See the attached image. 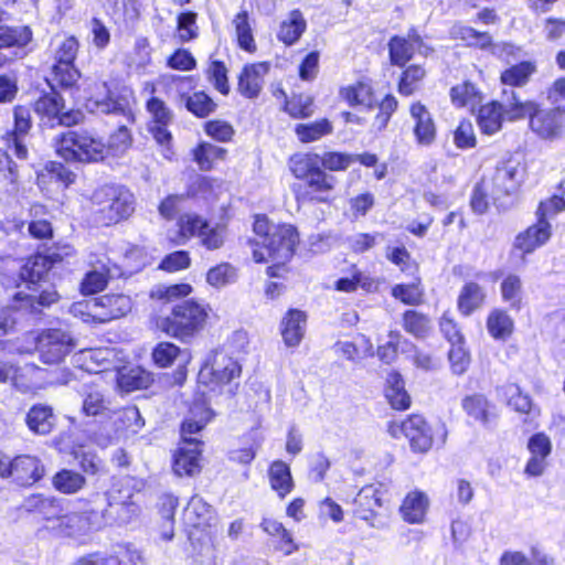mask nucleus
Returning a JSON list of instances; mask_svg holds the SVG:
<instances>
[{
    "instance_id": "obj_14",
    "label": "nucleus",
    "mask_w": 565,
    "mask_h": 565,
    "mask_svg": "<svg viewBox=\"0 0 565 565\" xmlns=\"http://www.w3.org/2000/svg\"><path fill=\"white\" fill-rule=\"evenodd\" d=\"M241 365L236 360L223 352H215L211 360L199 372L200 382L205 384L225 385L238 379Z\"/></svg>"
},
{
    "instance_id": "obj_37",
    "label": "nucleus",
    "mask_w": 565,
    "mask_h": 565,
    "mask_svg": "<svg viewBox=\"0 0 565 565\" xmlns=\"http://www.w3.org/2000/svg\"><path fill=\"white\" fill-rule=\"evenodd\" d=\"M79 76V72L73 64L55 63L52 67L51 75L46 81L52 90L55 92L56 88H73Z\"/></svg>"
},
{
    "instance_id": "obj_52",
    "label": "nucleus",
    "mask_w": 565,
    "mask_h": 565,
    "mask_svg": "<svg viewBox=\"0 0 565 565\" xmlns=\"http://www.w3.org/2000/svg\"><path fill=\"white\" fill-rule=\"evenodd\" d=\"M450 98L452 104L457 107H475V105L480 102L477 88L469 82L454 86L450 89Z\"/></svg>"
},
{
    "instance_id": "obj_60",
    "label": "nucleus",
    "mask_w": 565,
    "mask_h": 565,
    "mask_svg": "<svg viewBox=\"0 0 565 565\" xmlns=\"http://www.w3.org/2000/svg\"><path fill=\"white\" fill-rule=\"evenodd\" d=\"M181 354L179 347L171 342H161L152 351V359L160 367L170 366Z\"/></svg>"
},
{
    "instance_id": "obj_27",
    "label": "nucleus",
    "mask_w": 565,
    "mask_h": 565,
    "mask_svg": "<svg viewBox=\"0 0 565 565\" xmlns=\"http://www.w3.org/2000/svg\"><path fill=\"white\" fill-rule=\"evenodd\" d=\"M307 316L298 309H290L281 320V335L287 347H297L306 332Z\"/></svg>"
},
{
    "instance_id": "obj_18",
    "label": "nucleus",
    "mask_w": 565,
    "mask_h": 565,
    "mask_svg": "<svg viewBox=\"0 0 565 565\" xmlns=\"http://www.w3.org/2000/svg\"><path fill=\"white\" fill-rule=\"evenodd\" d=\"M131 99L132 92L127 87H122L121 89L109 90L106 98L97 99L94 104L96 111L120 115L125 118L126 122H132Z\"/></svg>"
},
{
    "instance_id": "obj_59",
    "label": "nucleus",
    "mask_w": 565,
    "mask_h": 565,
    "mask_svg": "<svg viewBox=\"0 0 565 565\" xmlns=\"http://www.w3.org/2000/svg\"><path fill=\"white\" fill-rule=\"evenodd\" d=\"M207 76L214 88L221 94L227 95L230 93L227 68L223 62L213 61L209 66Z\"/></svg>"
},
{
    "instance_id": "obj_57",
    "label": "nucleus",
    "mask_w": 565,
    "mask_h": 565,
    "mask_svg": "<svg viewBox=\"0 0 565 565\" xmlns=\"http://www.w3.org/2000/svg\"><path fill=\"white\" fill-rule=\"evenodd\" d=\"M404 328L415 337L423 338L429 330V319L420 312L407 310L404 313Z\"/></svg>"
},
{
    "instance_id": "obj_7",
    "label": "nucleus",
    "mask_w": 565,
    "mask_h": 565,
    "mask_svg": "<svg viewBox=\"0 0 565 565\" xmlns=\"http://www.w3.org/2000/svg\"><path fill=\"white\" fill-rule=\"evenodd\" d=\"M75 345L72 334L61 328L43 330L36 341L40 360L45 364L61 363L75 349Z\"/></svg>"
},
{
    "instance_id": "obj_1",
    "label": "nucleus",
    "mask_w": 565,
    "mask_h": 565,
    "mask_svg": "<svg viewBox=\"0 0 565 565\" xmlns=\"http://www.w3.org/2000/svg\"><path fill=\"white\" fill-rule=\"evenodd\" d=\"M253 259L256 263L288 262L299 243L297 230L289 224H274L265 215H257L254 222Z\"/></svg>"
},
{
    "instance_id": "obj_31",
    "label": "nucleus",
    "mask_w": 565,
    "mask_h": 565,
    "mask_svg": "<svg viewBox=\"0 0 565 565\" xmlns=\"http://www.w3.org/2000/svg\"><path fill=\"white\" fill-rule=\"evenodd\" d=\"M354 503L355 514L365 521L372 519L377 508L382 507V497L374 486L363 487L358 493Z\"/></svg>"
},
{
    "instance_id": "obj_43",
    "label": "nucleus",
    "mask_w": 565,
    "mask_h": 565,
    "mask_svg": "<svg viewBox=\"0 0 565 565\" xmlns=\"http://www.w3.org/2000/svg\"><path fill=\"white\" fill-rule=\"evenodd\" d=\"M514 323L512 318L501 309L492 310L487 319V329L495 340H507L513 332Z\"/></svg>"
},
{
    "instance_id": "obj_41",
    "label": "nucleus",
    "mask_w": 565,
    "mask_h": 565,
    "mask_svg": "<svg viewBox=\"0 0 565 565\" xmlns=\"http://www.w3.org/2000/svg\"><path fill=\"white\" fill-rule=\"evenodd\" d=\"M26 509L40 513L43 519L52 522V524H56L63 514L58 500L42 495H33L29 498L26 501Z\"/></svg>"
},
{
    "instance_id": "obj_56",
    "label": "nucleus",
    "mask_w": 565,
    "mask_h": 565,
    "mask_svg": "<svg viewBox=\"0 0 565 565\" xmlns=\"http://www.w3.org/2000/svg\"><path fill=\"white\" fill-rule=\"evenodd\" d=\"M285 110L294 118H306L313 114V98L308 95H297L286 100Z\"/></svg>"
},
{
    "instance_id": "obj_10",
    "label": "nucleus",
    "mask_w": 565,
    "mask_h": 565,
    "mask_svg": "<svg viewBox=\"0 0 565 565\" xmlns=\"http://www.w3.org/2000/svg\"><path fill=\"white\" fill-rule=\"evenodd\" d=\"M524 177V169L521 163L509 158L498 162L495 170L490 180H487L491 188V198L494 203L499 202L502 198L514 194Z\"/></svg>"
},
{
    "instance_id": "obj_51",
    "label": "nucleus",
    "mask_w": 565,
    "mask_h": 565,
    "mask_svg": "<svg viewBox=\"0 0 565 565\" xmlns=\"http://www.w3.org/2000/svg\"><path fill=\"white\" fill-rule=\"evenodd\" d=\"M332 132V125L328 119L310 124H300L296 127V135L301 142H312Z\"/></svg>"
},
{
    "instance_id": "obj_45",
    "label": "nucleus",
    "mask_w": 565,
    "mask_h": 565,
    "mask_svg": "<svg viewBox=\"0 0 565 565\" xmlns=\"http://www.w3.org/2000/svg\"><path fill=\"white\" fill-rule=\"evenodd\" d=\"M505 394L508 396V404L515 412L525 414L531 418L539 416L540 409L533 405L531 397L524 394L520 386L516 384H509L505 387Z\"/></svg>"
},
{
    "instance_id": "obj_63",
    "label": "nucleus",
    "mask_w": 565,
    "mask_h": 565,
    "mask_svg": "<svg viewBox=\"0 0 565 565\" xmlns=\"http://www.w3.org/2000/svg\"><path fill=\"white\" fill-rule=\"evenodd\" d=\"M448 358L451 365V370L457 375L463 374L470 364L469 353L463 348L462 342L460 344H451Z\"/></svg>"
},
{
    "instance_id": "obj_23",
    "label": "nucleus",
    "mask_w": 565,
    "mask_h": 565,
    "mask_svg": "<svg viewBox=\"0 0 565 565\" xmlns=\"http://www.w3.org/2000/svg\"><path fill=\"white\" fill-rule=\"evenodd\" d=\"M269 71L267 63L246 65L238 76L237 90L246 98H256L264 85V77Z\"/></svg>"
},
{
    "instance_id": "obj_9",
    "label": "nucleus",
    "mask_w": 565,
    "mask_h": 565,
    "mask_svg": "<svg viewBox=\"0 0 565 565\" xmlns=\"http://www.w3.org/2000/svg\"><path fill=\"white\" fill-rule=\"evenodd\" d=\"M31 38H0V64L25 56ZM18 93L17 77L0 72V104L10 103Z\"/></svg>"
},
{
    "instance_id": "obj_44",
    "label": "nucleus",
    "mask_w": 565,
    "mask_h": 565,
    "mask_svg": "<svg viewBox=\"0 0 565 565\" xmlns=\"http://www.w3.org/2000/svg\"><path fill=\"white\" fill-rule=\"evenodd\" d=\"M387 387L385 390V396L395 409H406L411 405V397L405 391L404 381L397 373H391L387 376Z\"/></svg>"
},
{
    "instance_id": "obj_28",
    "label": "nucleus",
    "mask_w": 565,
    "mask_h": 565,
    "mask_svg": "<svg viewBox=\"0 0 565 565\" xmlns=\"http://www.w3.org/2000/svg\"><path fill=\"white\" fill-rule=\"evenodd\" d=\"M30 292L19 291L14 295V300L21 302L19 308L30 309L32 312H40L42 308L50 307L58 299L57 292L50 288L39 291L36 285L28 286Z\"/></svg>"
},
{
    "instance_id": "obj_22",
    "label": "nucleus",
    "mask_w": 565,
    "mask_h": 565,
    "mask_svg": "<svg viewBox=\"0 0 565 565\" xmlns=\"http://www.w3.org/2000/svg\"><path fill=\"white\" fill-rule=\"evenodd\" d=\"M552 235V227L547 220L539 218L535 224L521 232L514 242V247L523 254H530L544 245Z\"/></svg>"
},
{
    "instance_id": "obj_11",
    "label": "nucleus",
    "mask_w": 565,
    "mask_h": 565,
    "mask_svg": "<svg viewBox=\"0 0 565 565\" xmlns=\"http://www.w3.org/2000/svg\"><path fill=\"white\" fill-rule=\"evenodd\" d=\"M387 431L393 438L405 436L416 452H427L433 446L431 429L419 415H412L399 424L391 422Z\"/></svg>"
},
{
    "instance_id": "obj_35",
    "label": "nucleus",
    "mask_w": 565,
    "mask_h": 565,
    "mask_svg": "<svg viewBox=\"0 0 565 565\" xmlns=\"http://www.w3.org/2000/svg\"><path fill=\"white\" fill-rule=\"evenodd\" d=\"M484 298L486 292L479 284L467 282L459 294L458 309L462 315L469 316L482 306Z\"/></svg>"
},
{
    "instance_id": "obj_62",
    "label": "nucleus",
    "mask_w": 565,
    "mask_h": 565,
    "mask_svg": "<svg viewBox=\"0 0 565 565\" xmlns=\"http://www.w3.org/2000/svg\"><path fill=\"white\" fill-rule=\"evenodd\" d=\"M454 142L459 149H470L477 143L473 126L468 120H462L454 132Z\"/></svg>"
},
{
    "instance_id": "obj_36",
    "label": "nucleus",
    "mask_w": 565,
    "mask_h": 565,
    "mask_svg": "<svg viewBox=\"0 0 565 565\" xmlns=\"http://www.w3.org/2000/svg\"><path fill=\"white\" fill-rule=\"evenodd\" d=\"M535 72L536 65L532 62L525 61L503 71L500 79L504 86H510L509 89L514 90V87H522L526 85Z\"/></svg>"
},
{
    "instance_id": "obj_3",
    "label": "nucleus",
    "mask_w": 565,
    "mask_h": 565,
    "mask_svg": "<svg viewBox=\"0 0 565 565\" xmlns=\"http://www.w3.org/2000/svg\"><path fill=\"white\" fill-rule=\"evenodd\" d=\"M210 308L193 299H186L173 306L171 313L163 320L162 330L170 337L189 342L201 332L207 321Z\"/></svg>"
},
{
    "instance_id": "obj_50",
    "label": "nucleus",
    "mask_w": 565,
    "mask_h": 565,
    "mask_svg": "<svg viewBox=\"0 0 565 565\" xmlns=\"http://www.w3.org/2000/svg\"><path fill=\"white\" fill-rule=\"evenodd\" d=\"M178 498L172 494H163L159 501V512L163 520L161 535L164 540L173 537L174 512L178 507Z\"/></svg>"
},
{
    "instance_id": "obj_20",
    "label": "nucleus",
    "mask_w": 565,
    "mask_h": 565,
    "mask_svg": "<svg viewBox=\"0 0 565 565\" xmlns=\"http://www.w3.org/2000/svg\"><path fill=\"white\" fill-rule=\"evenodd\" d=\"M509 93H516L513 89H503L500 102H492L480 107L477 121L480 130L486 135H493L502 127L503 118L508 119L504 107V98Z\"/></svg>"
},
{
    "instance_id": "obj_8",
    "label": "nucleus",
    "mask_w": 565,
    "mask_h": 565,
    "mask_svg": "<svg viewBox=\"0 0 565 565\" xmlns=\"http://www.w3.org/2000/svg\"><path fill=\"white\" fill-rule=\"evenodd\" d=\"M94 198L102 205L99 212L107 224L128 217L135 210L134 194L125 188L106 186Z\"/></svg>"
},
{
    "instance_id": "obj_6",
    "label": "nucleus",
    "mask_w": 565,
    "mask_h": 565,
    "mask_svg": "<svg viewBox=\"0 0 565 565\" xmlns=\"http://www.w3.org/2000/svg\"><path fill=\"white\" fill-rule=\"evenodd\" d=\"M178 227L177 236L171 237V241L179 245L185 244L191 237H199L207 249H217L224 243V230L218 226L211 227L207 221L196 214L180 216Z\"/></svg>"
},
{
    "instance_id": "obj_16",
    "label": "nucleus",
    "mask_w": 565,
    "mask_h": 565,
    "mask_svg": "<svg viewBox=\"0 0 565 565\" xmlns=\"http://www.w3.org/2000/svg\"><path fill=\"white\" fill-rule=\"evenodd\" d=\"M14 129L7 136L8 150L12 151L19 159H25L28 149L24 139L31 129L30 109L24 106H17L13 111Z\"/></svg>"
},
{
    "instance_id": "obj_48",
    "label": "nucleus",
    "mask_w": 565,
    "mask_h": 565,
    "mask_svg": "<svg viewBox=\"0 0 565 565\" xmlns=\"http://www.w3.org/2000/svg\"><path fill=\"white\" fill-rule=\"evenodd\" d=\"M418 38H392L390 42V56L393 64L403 66L407 63L416 49Z\"/></svg>"
},
{
    "instance_id": "obj_58",
    "label": "nucleus",
    "mask_w": 565,
    "mask_h": 565,
    "mask_svg": "<svg viewBox=\"0 0 565 565\" xmlns=\"http://www.w3.org/2000/svg\"><path fill=\"white\" fill-rule=\"evenodd\" d=\"M235 279V269L230 264H220L211 268L206 274V281L215 287H224Z\"/></svg>"
},
{
    "instance_id": "obj_55",
    "label": "nucleus",
    "mask_w": 565,
    "mask_h": 565,
    "mask_svg": "<svg viewBox=\"0 0 565 565\" xmlns=\"http://www.w3.org/2000/svg\"><path fill=\"white\" fill-rule=\"evenodd\" d=\"M353 154L329 151L320 156V168L324 171H345L353 162Z\"/></svg>"
},
{
    "instance_id": "obj_12",
    "label": "nucleus",
    "mask_w": 565,
    "mask_h": 565,
    "mask_svg": "<svg viewBox=\"0 0 565 565\" xmlns=\"http://www.w3.org/2000/svg\"><path fill=\"white\" fill-rule=\"evenodd\" d=\"M83 306L88 310V316L94 321L106 323L126 316L131 310V300L128 296L121 294L104 295L85 305L77 303L74 308L75 311L81 310Z\"/></svg>"
},
{
    "instance_id": "obj_29",
    "label": "nucleus",
    "mask_w": 565,
    "mask_h": 565,
    "mask_svg": "<svg viewBox=\"0 0 565 565\" xmlns=\"http://www.w3.org/2000/svg\"><path fill=\"white\" fill-rule=\"evenodd\" d=\"M110 356L111 352L105 348L84 349L72 356V363L89 373H97L100 371L99 367H107Z\"/></svg>"
},
{
    "instance_id": "obj_4",
    "label": "nucleus",
    "mask_w": 565,
    "mask_h": 565,
    "mask_svg": "<svg viewBox=\"0 0 565 565\" xmlns=\"http://www.w3.org/2000/svg\"><path fill=\"white\" fill-rule=\"evenodd\" d=\"M504 107L508 120H519L529 116L531 129L542 138H554L561 131L559 116L552 110L539 109V105L533 100H522L516 93L505 95Z\"/></svg>"
},
{
    "instance_id": "obj_53",
    "label": "nucleus",
    "mask_w": 565,
    "mask_h": 565,
    "mask_svg": "<svg viewBox=\"0 0 565 565\" xmlns=\"http://www.w3.org/2000/svg\"><path fill=\"white\" fill-rule=\"evenodd\" d=\"M185 107L195 116L204 118L215 110L216 104L204 92H196L185 98Z\"/></svg>"
},
{
    "instance_id": "obj_32",
    "label": "nucleus",
    "mask_w": 565,
    "mask_h": 565,
    "mask_svg": "<svg viewBox=\"0 0 565 565\" xmlns=\"http://www.w3.org/2000/svg\"><path fill=\"white\" fill-rule=\"evenodd\" d=\"M64 108L63 98L55 92L43 95L34 104L35 113L51 127L55 126L58 115Z\"/></svg>"
},
{
    "instance_id": "obj_13",
    "label": "nucleus",
    "mask_w": 565,
    "mask_h": 565,
    "mask_svg": "<svg viewBox=\"0 0 565 565\" xmlns=\"http://www.w3.org/2000/svg\"><path fill=\"white\" fill-rule=\"evenodd\" d=\"M45 473L44 465L35 456L20 455L11 461H0V477L11 478L19 486H32Z\"/></svg>"
},
{
    "instance_id": "obj_64",
    "label": "nucleus",
    "mask_w": 565,
    "mask_h": 565,
    "mask_svg": "<svg viewBox=\"0 0 565 565\" xmlns=\"http://www.w3.org/2000/svg\"><path fill=\"white\" fill-rule=\"evenodd\" d=\"M491 193V188L487 180L478 183L471 194L470 206L477 214H484L489 207L488 195Z\"/></svg>"
},
{
    "instance_id": "obj_17",
    "label": "nucleus",
    "mask_w": 565,
    "mask_h": 565,
    "mask_svg": "<svg viewBox=\"0 0 565 565\" xmlns=\"http://www.w3.org/2000/svg\"><path fill=\"white\" fill-rule=\"evenodd\" d=\"M89 262L93 269L85 275L81 284V290L86 295L103 290L107 285V280L119 274L118 268L108 257H103V259H98L96 263L93 259Z\"/></svg>"
},
{
    "instance_id": "obj_33",
    "label": "nucleus",
    "mask_w": 565,
    "mask_h": 565,
    "mask_svg": "<svg viewBox=\"0 0 565 565\" xmlns=\"http://www.w3.org/2000/svg\"><path fill=\"white\" fill-rule=\"evenodd\" d=\"M270 487L280 498L288 494L294 488V481L289 466L281 461H274L268 470Z\"/></svg>"
},
{
    "instance_id": "obj_42",
    "label": "nucleus",
    "mask_w": 565,
    "mask_h": 565,
    "mask_svg": "<svg viewBox=\"0 0 565 565\" xmlns=\"http://www.w3.org/2000/svg\"><path fill=\"white\" fill-rule=\"evenodd\" d=\"M54 489L64 494H74L81 491L85 484V477L71 469H62L52 478Z\"/></svg>"
},
{
    "instance_id": "obj_19",
    "label": "nucleus",
    "mask_w": 565,
    "mask_h": 565,
    "mask_svg": "<svg viewBox=\"0 0 565 565\" xmlns=\"http://www.w3.org/2000/svg\"><path fill=\"white\" fill-rule=\"evenodd\" d=\"M63 257L56 252L47 254L38 253L25 262L20 270L22 280L28 282V286H35L41 281L47 271L57 263L62 262Z\"/></svg>"
},
{
    "instance_id": "obj_39",
    "label": "nucleus",
    "mask_w": 565,
    "mask_h": 565,
    "mask_svg": "<svg viewBox=\"0 0 565 565\" xmlns=\"http://www.w3.org/2000/svg\"><path fill=\"white\" fill-rule=\"evenodd\" d=\"M40 372L41 369L34 364H25L22 367L13 365V373L9 380L19 392L32 393L41 388V385L34 380Z\"/></svg>"
},
{
    "instance_id": "obj_38",
    "label": "nucleus",
    "mask_w": 565,
    "mask_h": 565,
    "mask_svg": "<svg viewBox=\"0 0 565 565\" xmlns=\"http://www.w3.org/2000/svg\"><path fill=\"white\" fill-rule=\"evenodd\" d=\"M461 406L470 418L482 425H487L492 416L491 405L482 394L466 396L461 402Z\"/></svg>"
},
{
    "instance_id": "obj_5",
    "label": "nucleus",
    "mask_w": 565,
    "mask_h": 565,
    "mask_svg": "<svg viewBox=\"0 0 565 565\" xmlns=\"http://www.w3.org/2000/svg\"><path fill=\"white\" fill-rule=\"evenodd\" d=\"M57 154L65 161L95 162L103 160L106 146L87 130H68L55 141Z\"/></svg>"
},
{
    "instance_id": "obj_46",
    "label": "nucleus",
    "mask_w": 565,
    "mask_h": 565,
    "mask_svg": "<svg viewBox=\"0 0 565 565\" xmlns=\"http://www.w3.org/2000/svg\"><path fill=\"white\" fill-rule=\"evenodd\" d=\"M503 302L511 309L519 310L523 300V284L518 275L509 274L500 286Z\"/></svg>"
},
{
    "instance_id": "obj_47",
    "label": "nucleus",
    "mask_w": 565,
    "mask_h": 565,
    "mask_svg": "<svg viewBox=\"0 0 565 565\" xmlns=\"http://www.w3.org/2000/svg\"><path fill=\"white\" fill-rule=\"evenodd\" d=\"M194 160L203 171H209L218 160H224L226 150L210 142L200 143L193 152Z\"/></svg>"
},
{
    "instance_id": "obj_54",
    "label": "nucleus",
    "mask_w": 565,
    "mask_h": 565,
    "mask_svg": "<svg viewBox=\"0 0 565 565\" xmlns=\"http://www.w3.org/2000/svg\"><path fill=\"white\" fill-rule=\"evenodd\" d=\"M341 95L350 105H364L369 108H372L374 105L372 89L364 83H358L354 86L343 88Z\"/></svg>"
},
{
    "instance_id": "obj_30",
    "label": "nucleus",
    "mask_w": 565,
    "mask_h": 565,
    "mask_svg": "<svg viewBox=\"0 0 565 565\" xmlns=\"http://www.w3.org/2000/svg\"><path fill=\"white\" fill-rule=\"evenodd\" d=\"M212 415V411L206 408L203 404H195L190 409V416L182 423V443H201L194 435L211 420Z\"/></svg>"
},
{
    "instance_id": "obj_15",
    "label": "nucleus",
    "mask_w": 565,
    "mask_h": 565,
    "mask_svg": "<svg viewBox=\"0 0 565 565\" xmlns=\"http://www.w3.org/2000/svg\"><path fill=\"white\" fill-rule=\"evenodd\" d=\"M102 526L99 513L94 511L63 513L56 524L50 525L57 534L68 537H79Z\"/></svg>"
},
{
    "instance_id": "obj_26",
    "label": "nucleus",
    "mask_w": 565,
    "mask_h": 565,
    "mask_svg": "<svg viewBox=\"0 0 565 565\" xmlns=\"http://www.w3.org/2000/svg\"><path fill=\"white\" fill-rule=\"evenodd\" d=\"M139 513L138 505L131 500L118 502L113 497L108 498V508L99 514L104 525L127 524L131 522Z\"/></svg>"
},
{
    "instance_id": "obj_49",
    "label": "nucleus",
    "mask_w": 565,
    "mask_h": 565,
    "mask_svg": "<svg viewBox=\"0 0 565 565\" xmlns=\"http://www.w3.org/2000/svg\"><path fill=\"white\" fill-rule=\"evenodd\" d=\"M211 513V505L199 495H193L184 509V518L193 526L206 524Z\"/></svg>"
},
{
    "instance_id": "obj_24",
    "label": "nucleus",
    "mask_w": 565,
    "mask_h": 565,
    "mask_svg": "<svg viewBox=\"0 0 565 565\" xmlns=\"http://www.w3.org/2000/svg\"><path fill=\"white\" fill-rule=\"evenodd\" d=\"M201 443H182L178 448L174 460L173 471L178 476H192L200 470Z\"/></svg>"
},
{
    "instance_id": "obj_61",
    "label": "nucleus",
    "mask_w": 565,
    "mask_h": 565,
    "mask_svg": "<svg viewBox=\"0 0 565 565\" xmlns=\"http://www.w3.org/2000/svg\"><path fill=\"white\" fill-rule=\"evenodd\" d=\"M426 72L418 65L409 66L399 81L398 90L403 95H412L416 88V84L422 81Z\"/></svg>"
},
{
    "instance_id": "obj_40",
    "label": "nucleus",
    "mask_w": 565,
    "mask_h": 565,
    "mask_svg": "<svg viewBox=\"0 0 565 565\" xmlns=\"http://www.w3.org/2000/svg\"><path fill=\"white\" fill-rule=\"evenodd\" d=\"M19 173L17 164L7 152L0 153V192L10 196L19 191Z\"/></svg>"
},
{
    "instance_id": "obj_2",
    "label": "nucleus",
    "mask_w": 565,
    "mask_h": 565,
    "mask_svg": "<svg viewBox=\"0 0 565 565\" xmlns=\"http://www.w3.org/2000/svg\"><path fill=\"white\" fill-rule=\"evenodd\" d=\"M289 169L296 179L303 180L313 193V200L329 202L338 178L320 168V154L313 152L296 153L290 157Z\"/></svg>"
},
{
    "instance_id": "obj_34",
    "label": "nucleus",
    "mask_w": 565,
    "mask_h": 565,
    "mask_svg": "<svg viewBox=\"0 0 565 565\" xmlns=\"http://www.w3.org/2000/svg\"><path fill=\"white\" fill-rule=\"evenodd\" d=\"M428 508V499L423 492H412L403 501L401 513L409 523L423 522Z\"/></svg>"
},
{
    "instance_id": "obj_21",
    "label": "nucleus",
    "mask_w": 565,
    "mask_h": 565,
    "mask_svg": "<svg viewBox=\"0 0 565 565\" xmlns=\"http://www.w3.org/2000/svg\"><path fill=\"white\" fill-rule=\"evenodd\" d=\"M409 114L414 121V136L422 146H429L436 139V125L431 114L420 102L413 103Z\"/></svg>"
},
{
    "instance_id": "obj_25",
    "label": "nucleus",
    "mask_w": 565,
    "mask_h": 565,
    "mask_svg": "<svg viewBox=\"0 0 565 565\" xmlns=\"http://www.w3.org/2000/svg\"><path fill=\"white\" fill-rule=\"evenodd\" d=\"M25 424L36 435H49L56 425L53 408L46 404H35L26 413Z\"/></svg>"
}]
</instances>
